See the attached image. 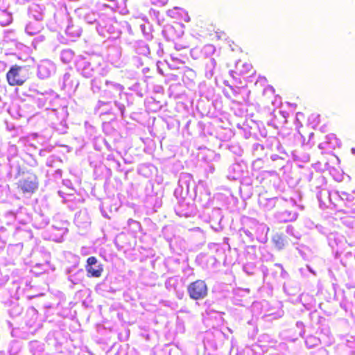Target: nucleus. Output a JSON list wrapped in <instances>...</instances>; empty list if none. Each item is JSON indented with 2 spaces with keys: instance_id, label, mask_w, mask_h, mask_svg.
I'll return each mask as SVG.
<instances>
[{
  "instance_id": "obj_1",
  "label": "nucleus",
  "mask_w": 355,
  "mask_h": 355,
  "mask_svg": "<svg viewBox=\"0 0 355 355\" xmlns=\"http://www.w3.org/2000/svg\"><path fill=\"white\" fill-rule=\"evenodd\" d=\"M230 73L235 83L241 84L244 81L243 87H246L248 79L254 75L255 71L250 63H237L235 69L232 70Z\"/></svg>"
},
{
  "instance_id": "obj_2",
  "label": "nucleus",
  "mask_w": 355,
  "mask_h": 355,
  "mask_svg": "<svg viewBox=\"0 0 355 355\" xmlns=\"http://www.w3.org/2000/svg\"><path fill=\"white\" fill-rule=\"evenodd\" d=\"M187 293L192 300H202L208 295V286L205 281L198 279L189 284Z\"/></svg>"
},
{
  "instance_id": "obj_3",
  "label": "nucleus",
  "mask_w": 355,
  "mask_h": 355,
  "mask_svg": "<svg viewBox=\"0 0 355 355\" xmlns=\"http://www.w3.org/2000/svg\"><path fill=\"white\" fill-rule=\"evenodd\" d=\"M22 67L19 65L12 66L6 73V80L10 86H21L23 85L28 78L20 73Z\"/></svg>"
},
{
  "instance_id": "obj_4",
  "label": "nucleus",
  "mask_w": 355,
  "mask_h": 355,
  "mask_svg": "<svg viewBox=\"0 0 355 355\" xmlns=\"http://www.w3.org/2000/svg\"><path fill=\"white\" fill-rule=\"evenodd\" d=\"M17 187L24 193H33L38 187L37 178L35 175H30L19 181Z\"/></svg>"
},
{
  "instance_id": "obj_5",
  "label": "nucleus",
  "mask_w": 355,
  "mask_h": 355,
  "mask_svg": "<svg viewBox=\"0 0 355 355\" xmlns=\"http://www.w3.org/2000/svg\"><path fill=\"white\" fill-rule=\"evenodd\" d=\"M87 276L89 277H100L103 271L102 265L97 266V268H93L91 266H85Z\"/></svg>"
},
{
  "instance_id": "obj_6",
  "label": "nucleus",
  "mask_w": 355,
  "mask_h": 355,
  "mask_svg": "<svg viewBox=\"0 0 355 355\" xmlns=\"http://www.w3.org/2000/svg\"><path fill=\"white\" fill-rule=\"evenodd\" d=\"M273 241L276 243V245L280 248L284 245V240L280 236H276L273 239Z\"/></svg>"
},
{
  "instance_id": "obj_7",
  "label": "nucleus",
  "mask_w": 355,
  "mask_h": 355,
  "mask_svg": "<svg viewBox=\"0 0 355 355\" xmlns=\"http://www.w3.org/2000/svg\"><path fill=\"white\" fill-rule=\"evenodd\" d=\"M97 263V259L95 257H89L87 260L86 266H91L96 264Z\"/></svg>"
},
{
  "instance_id": "obj_8",
  "label": "nucleus",
  "mask_w": 355,
  "mask_h": 355,
  "mask_svg": "<svg viewBox=\"0 0 355 355\" xmlns=\"http://www.w3.org/2000/svg\"><path fill=\"white\" fill-rule=\"evenodd\" d=\"M223 36H225V33L224 32H221L220 35H217V37L218 40H220Z\"/></svg>"
},
{
  "instance_id": "obj_9",
  "label": "nucleus",
  "mask_w": 355,
  "mask_h": 355,
  "mask_svg": "<svg viewBox=\"0 0 355 355\" xmlns=\"http://www.w3.org/2000/svg\"><path fill=\"white\" fill-rule=\"evenodd\" d=\"M168 0H161L160 3L164 5L167 3Z\"/></svg>"
}]
</instances>
